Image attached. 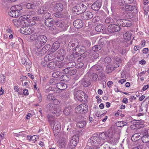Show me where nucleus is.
Listing matches in <instances>:
<instances>
[{
	"instance_id": "57",
	"label": "nucleus",
	"mask_w": 149,
	"mask_h": 149,
	"mask_svg": "<svg viewBox=\"0 0 149 149\" xmlns=\"http://www.w3.org/2000/svg\"><path fill=\"white\" fill-rule=\"evenodd\" d=\"M61 79H62V81H67L69 79V78L68 77L67 75L64 74L61 76Z\"/></svg>"
},
{
	"instance_id": "13",
	"label": "nucleus",
	"mask_w": 149,
	"mask_h": 149,
	"mask_svg": "<svg viewBox=\"0 0 149 149\" xmlns=\"http://www.w3.org/2000/svg\"><path fill=\"white\" fill-rule=\"evenodd\" d=\"M146 125L144 124V122L141 120H139L138 122H136L135 123L131 125V127L132 129L134 130L136 129L143 128Z\"/></svg>"
},
{
	"instance_id": "58",
	"label": "nucleus",
	"mask_w": 149,
	"mask_h": 149,
	"mask_svg": "<svg viewBox=\"0 0 149 149\" xmlns=\"http://www.w3.org/2000/svg\"><path fill=\"white\" fill-rule=\"evenodd\" d=\"M106 23L107 24L113 23V20L112 19L111 17H107L105 20Z\"/></svg>"
},
{
	"instance_id": "4",
	"label": "nucleus",
	"mask_w": 149,
	"mask_h": 149,
	"mask_svg": "<svg viewBox=\"0 0 149 149\" xmlns=\"http://www.w3.org/2000/svg\"><path fill=\"white\" fill-rule=\"evenodd\" d=\"M88 106L86 103L82 104L78 106L75 109V112L77 113H85L87 112Z\"/></svg>"
},
{
	"instance_id": "40",
	"label": "nucleus",
	"mask_w": 149,
	"mask_h": 149,
	"mask_svg": "<svg viewBox=\"0 0 149 149\" xmlns=\"http://www.w3.org/2000/svg\"><path fill=\"white\" fill-rule=\"evenodd\" d=\"M61 138L60 140L61 141H64L65 142L67 141V133L66 132H63L61 134Z\"/></svg>"
},
{
	"instance_id": "9",
	"label": "nucleus",
	"mask_w": 149,
	"mask_h": 149,
	"mask_svg": "<svg viewBox=\"0 0 149 149\" xmlns=\"http://www.w3.org/2000/svg\"><path fill=\"white\" fill-rule=\"evenodd\" d=\"M20 62L26 67L28 71H30V69L31 67V63L29 59L27 58L26 59L24 58H22L21 59Z\"/></svg>"
},
{
	"instance_id": "16",
	"label": "nucleus",
	"mask_w": 149,
	"mask_h": 149,
	"mask_svg": "<svg viewBox=\"0 0 149 149\" xmlns=\"http://www.w3.org/2000/svg\"><path fill=\"white\" fill-rule=\"evenodd\" d=\"M127 4L125 0H118V6L120 9L126 11L125 9L127 8Z\"/></svg>"
},
{
	"instance_id": "33",
	"label": "nucleus",
	"mask_w": 149,
	"mask_h": 149,
	"mask_svg": "<svg viewBox=\"0 0 149 149\" xmlns=\"http://www.w3.org/2000/svg\"><path fill=\"white\" fill-rule=\"evenodd\" d=\"M36 5L35 3H30L25 4V7L28 9H33L35 8Z\"/></svg>"
},
{
	"instance_id": "27",
	"label": "nucleus",
	"mask_w": 149,
	"mask_h": 149,
	"mask_svg": "<svg viewBox=\"0 0 149 149\" xmlns=\"http://www.w3.org/2000/svg\"><path fill=\"white\" fill-rule=\"evenodd\" d=\"M55 10L57 12L62 11L63 8V4L61 3H56L54 6Z\"/></svg>"
},
{
	"instance_id": "12",
	"label": "nucleus",
	"mask_w": 149,
	"mask_h": 149,
	"mask_svg": "<svg viewBox=\"0 0 149 149\" xmlns=\"http://www.w3.org/2000/svg\"><path fill=\"white\" fill-rule=\"evenodd\" d=\"M56 54H57L56 57L58 59V61H61L64 59V56L66 54V52L64 49H61L58 50Z\"/></svg>"
},
{
	"instance_id": "23",
	"label": "nucleus",
	"mask_w": 149,
	"mask_h": 149,
	"mask_svg": "<svg viewBox=\"0 0 149 149\" xmlns=\"http://www.w3.org/2000/svg\"><path fill=\"white\" fill-rule=\"evenodd\" d=\"M53 20L51 18H48L45 21V24L47 26L50 27L49 29L52 30V29H53L54 28H52L51 27L53 26Z\"/></svg>"
},
{
	"instance_id": "62",
	"label": "nucleus",
	"mask_w": 149,
	"mask_h": 149,
	"mask_svg": "<svg viewBox=\"0 0 149 149\" xmlns=\"http://www.w3.org/2000/svg\"><path fill=\"white\" fill-rule=\"evenodd\" d=\"M56 68H63L64 65V63L63 62H61L60 63H56Z\"/></svg>"
},
{
	"instance_id": "51",
	"label": "nucleus",
	"mask_w": 149,
	"mask_h": 149,
	"mask_svg": "<svg viewBox=\"0 0 149 149\" xmlns=\"http://www.w3.org/2000/svg\"><path fill=\"white\" fill-rule=\"evenodd\" d=\"M86 124V122L85 121H80L78 123L77 125L80 128L83 127Z\"/></svg>"
},
{
	"instance_id": "42",
	"label": "nucleus",
	"mask_w": 149,
	"mask_h": 149,
	"mask_svg": "<svg viewBox=\"0 0 149 149\" xmlns=\"http://www.w3.org/2000/svg\"><path fill=\"white\" fill-rule=\"evenodd\" d=\"M72 110L70 108L67 107L65 108L63 111V113L66 116L69 115L72 112Z\"/></svg>"
},
{
	"instance_id": "35",
	"label": "nucleus",
	"mask_w": 149,
	"mask_h": 149,
	"mask_svg": "<svg viewBox=\"0 0 149 149\" xmlns=\"http://www.w3.org/2000/svg\"><path fill=\"white\" fill-rule=\"evenodd\" d=\"M140 136L139 134L136 133L133 135L131 137V140L133 141H138L140 139Z\"/></svg>"
},
{
	"instance_id": "25",
	"label": "nucleus",
	"mask_w": 149,
	"mask_h": 149,
	"mask_svg": "<svg viewBox=\"0 0 149 149\" xmlns=\"http://www.w3.org/2000/svg\"><path fill=\"white\" fill-rule=\"evenodd\" d=\"M60 45L58 41L55 42L52 45L51 48V52L53 53L56 51L60 47Z\"/></svg>"
},
{
	"instance_id": "14",
	"label": "nucleus",
	"mask_w": 149,
	"mask_h": 149,
	"mask_svg": "<svg viewBox=\"0 0 149 149\" xmlns=\"http://www.w3.org/2000/svg\"><path fill=\"white\" fill-rule=\"evenodd\" d=\"M102 4V0H97L91 5V8L95 11H97L101 8Z\"/></svg>"
},
{
	"instance_id": "60",
	"label": "nucleus",
	"mask_w": 149,
	"mask_h": 149,
	"mask_svg": "<svg viewBox=\"0 0 149 149\" xmlns=\"http://www.w3.org/2000/svg\"><path fill=\"white\" fill-rule=\"evenodd\" d=\"M111 59L110 57L108 56L105 58L104 59V61L107 64L111 62Z\"/></svg>"
},
{
	"instance_id": "34",
	"label": "nucleus",
	"mask_w": 149,
	"mask_h": 149,
	"mask_svg": "<svg viewBox=\"0 0 149 149\" xmlns=\"http://www.w3.org/2000/svg\"><path fill=\"white\" fill-rule=\"evenodd\" d=\"M24 22L23 21H20L18 19H15L13 20V24L15 26H18L21 25L23 24V22Z\"/></svg>"
},
{
	"instance_id": "54",
	"label": "nucleus",
	"mask_w": 149,
	"mask_h": 149,
	"mask_svg": "<svg viewBox=\"0 0 149 149\" xmlns=\"http://www.w3.org/2000/svg\"><path fill=\"white\" fill-rule=\"evenodd\" d=\"M61 72L58 71L56 72H53L52 74V76L54 78H57L60 75Z\"/></svg>"
},
{
	"instance_id": "53",
	"label": "nucleus",
	"mask_w": 149,
	"mask_h": 149,
	"mask_svg": "<svg viewBox=\"0 0 149 149\" xmlns=\"http://www.w3.org/2000/svg\"><path fill=\"white\" fill-rule=\"evenodd\" d=\"M93 68H94L95 70L99 73V72H101L102 70V68L100 65H95Z\"/></svg>"
},
{
	"instance_id": "32",
	"label": "nucleus",
	"mask_w": 149,
	"mask_h": 149,
	"mask_svg": "<svg viewBox=\"0 0 149 149\" xmlns=\"http://www.w3.org/2000/svg\"><path fill=\"white\" fill-rule=\"evenodd\" d=\"M47 67L54 71L56 70V63L54 62H50L47 65Z\"/></svg>"
},
{
	"instance_id": "15",
	"label": "nucleus",
	"mask_w": 149,
	"mask_h": 149,
	"mask_svg": "<svg viewBox=\"0 0 149 149\" xmlns=\"http://www.w3.org/2000/svg\"><path fill=\"white\" fill-rule=\"evenodd\" d=\"M54 133L57 134L61 130V125L57 120H55L53 123V127L52 128Z\"/></svg>"
},
{
	"instance_id": "50",
	"label": "nucleus",
	"mask_w": 149,
	"mask_h": 149,
	"mask_svg": "<svg viewBox=\"0 0 149 149\" xmlns=\"http://www.w3.org/2000/svg\"><path fill=\"white\" fill-rule=\"evenodd\" d=\"M26 16L24 15L20 16L19 19V20L20 21L24 22H23V24H24H24H26L28 21L27 19H26Z\"/></svg>"
},
{
	"instance_id": "47",
	"label": "nucleus",
	"mask_w": 149,
	"mask_h": 149,
	"mask_svg": "<svg viewBox=\"0 0 149 149\" xmlns=\"http://www.w3.org/2000/svg\"><path fill=\"white\" fill-rule=\"evenodd\" d=\"M109 143H103L101 142V144L100 146L103 147V149H109L110 147L109 145Z\"/></svg>"
},
{
	"instance_id": "31",
	"label": "nucleus",
	"mask_w": 149,
	"mask_h": 149,
	"mask_svg": "<svg viewBox=\"0 0 149 149\" xmlns=\"http://www.w3.org/2000/svg\"><path fill=\"white\" fill-rule=\"evenodd\" d=\"M47 118L49 123L52 125L54 123L55 120H56L55 118L51 114H48Z\"/></svg>"
},
{
	"instance_id": "52",
	"label": "nucleus",
	"mask_w": 149,
	"mask_h": 149,
	"mask_svg": "<svg viewBox=\"0 0 149 149\" xmlns=\"http://www.w3.org/2000/svg\"><path fill=\"white\" fill-rule=\"evenodd\" d=\"M107 43L106 40L105 39L101 38L98 42V43L101 45L102 47L104 46Z\"/></svg>"
},
{
	"instance_id": "39",
	"label": "nucleus",
	"mask_w": 149,
	"mask_h": 149,
	"mask_svg": "<svg viewBox=\"0 0 149 149\" xmlns=\"http://www.w3.org/2000/svg\"><path fill=\"white\" fill-rule=\"evenodd\" d=\"M102 47L101 45L98 43L93 47L92 49L94 51L96 52L100 50Z\"/></svg>"
},
{
	"instance_id": "63",
	"label": "nucleus",
	"mask_w": 149,
	"mask_h": 149,
	"mask_svg": "<svg viewBox=\"0 0 149 149\" xmlns=\"http://www.w3.org/2000/svg\"><path fill=\"white\" fill-rule=\"evenodd\" d=\"M99 75L101 80H103L105 78L104 74L103 73L102 71L101 72H99Z\"/></svg>"
},
{
	"instance_id": "22",
	"label": "nucleus",
	"mask_w": 149,
	"mask_h": 149,
	"mask_svg": "<svg viewBox=\"0 0 149 149\" xmlns=\"http://www.w3.org/2000/svg\"><path fill=\"white\" fill-rule=\"evenodd\" d=\"M54 23L57 26L62 28L64 30L66 29L68 27V25L65 24L64 22L61 21H56Z\"/></svg>"
},
{
	"instance_id": "44",
	"label": "nucleus",
	"mask_w": 149,
	"mask_h": 149,
	"mask_svg": "<svg viewBox=\"0 0 149 149\" xmlns=\"http://www.w3.org/2000/svg\"><path fill=\"white\" fill-rule=\"evenodd\" d=\"M67 57L68 59L70 61H74L76 58L74 55V52H73L72 54L68 55Z\"/></svg>"
},
{
	"instance_id": "20",
	"label": "nucleus",
	"mask_w": 149,
	"mask_h": 149,
	"mask_svg": "<svg viewBox=\"0 0 149 149\" xmlns=\"http://www.w3.org/2000/svg\"><path fill=\"white\" fill-rule=\"evenodd\" d=\"M74 26L77 29L81 28L83 25V22L82 20L80 19H77L73 22Z\"/></svg>"
},
{
	"instance_id": "5",
	"label": "nucleus",
	"mask_w": 149,
	"mask_h": 149,
	"mask_svg": "<svg viewBox=\"0 0 149 149\" xmlns=\"http://www.w3.org/2000/svg\"><path fill=\"white\" fill-rule=\"evenodd\" d=\"M47 39L44 35L39 36L38 41L35 44L37 49H39L42 46L44 45L47 42Z\"/></svg>"
},
{
	"instance_id": "59",
	"label": "nucleus",
	"mask_w": 149,
	"mask_h": 149,
	"mask_svg": "<svg viewBox=\"0 0 149 149\" xmlns=\"http://www.w3.org/2000/svg\"><path fill=\"white\" fill-rule=\"evenodd\" d=\"M54 97L52 94H49L47 96V99L48 100L53 101Z\"/></svg>"
},
{
	"instance_id": "21",
	"label": "nucleus",
	"mask_w": 149,
	"mask_h": 149,
	"mask_svg": "<svg viewBox=\"0 0 149 149\" xmlns=\"http://www.w3.org/2000/svg\"><path fill=\"white\" fill-rule=\"evenodd\" d=\"M56 86L59 90L61 91H60V92H61L62 91L65 89L67 87V84L63 82L57 83Z\"/></svg>"
},
{
	"instance_id": "2",
	"label": "nucleus",
	"mask_w": 149,
	"mask_h": 149,
	"mask_svg": "<svg viewBox=\"0 0 149 149\" xmlns=\"http://www.w3.org/2000/svg\"><path fill=\"white\" fill-rule=\"evenodd\" d=\"M87 7L86 5L82 3H79L74 7L73 11L75 14L79 15L85 11Z\"/></svg>"
},
{
	"instance_id": "24",
	"label": "nucleus",
	"mask_w": 149,
	"mask_h": 149,
	"mask_svg": "<svg viewBox=\"0 0 149 149\" xmlns=\"http://www.w3.org/2000/svg\"><path fill=\"white\" fill-rule=\"evenodd\" d=\"M132 36V33L128 31H126L123 33V37L126 41L130 40Z\"/></svg>"
},
{
	"instance_id": "36",
	"label": "nucleus",
	"mask_w": 149,
	"mask_h": 149,
	"mask_svg": "<svg viewBox=\"0 0 149 149\" xmlns=\"http://www.w3.org/2000/svg\"><path fill=\"white\" fill-rule=\"evenodd\" d=\"M142 142L144 143H148V145L149 146V136L146 134L143 136L141 138Z\"/></svg>"
},
{
	"instance_id": "17",
	"label": "nucleus",
	"mask_w": 149,
	"mask_h": 149,
	"mask_svg": "<svg viewBox=\"0 0 149 149\" xmlns=\"http://www.w3.org/2000/svg\"><path fill=\"white\" fill-rule=\"evenodd\" d=\"M81 14V17L84 19H88L92 18L93 16V13L90 11H84Z\"/></svg>"
},
{
	"instance_id": "56",
	"label": "nucleus",
	"mask_w": 149,
	"mask_h": 149,
	"mask_svg": "<svg viewBox=\"0 0 149 149\" xmlns=\"http://www.w3.org/2000/svg\"><path fill=\"white\" fill-rule=\"evenodd\" d=\"M29 24H27V23L25 24V25H27L29 26L31 25H34L36 23V22L33 20H28L27 22Z\"/></svg>"
},
{
	"instance_id": "11",
	"label": "nucleus",
	"mask_w": 149,
	"mask_h": 149,
	"mask_svg": "<svg viewBox=\"0 0 149 149\" xmlns=\"http://www.w3.org/2000/svg\"><path fill=\"white\" fill-rule=\"evenodd\" d=\"M21 33L25 35H30L33 32L29 27V26H26L21 27L20 30Z\"/></svg>"
},
{
	"instance_id": "30",
	"label": "nucleus",
	"mask_w": 149,
	"mask_h": 149,
	"mask_svg": "<svg viewBox=\"0 0 149 149\" xmlns=\"http://www.w3.org/2000/svg\"><path fill=\"white\" fill-rule=\"evenodd\" d=\"M81 84L84 87L88 86L91 84L90 81L88 79H83L81 81Z\"/></svg>"
},
{
	"instance_id": "41",
	"label": "nucleus",
	"mask_w": 149,
	"mask_h": 149,
	"mask_svg": "<svg viewBox=\"0 0 149 149\" xmlns=\"http://www.w3.org/2000/svg\"><path fill=\"white\" fill-rule=\"evenodd\" d=\"M131 24V21L129 20L124 19L123 22V25L122 26L124 27H129Z\"/></svg>"
},
{
	"instance_id": "61",
	"label": "nucleus",
	"mask_w": 149,
	"mask_h": 149,
	"mask_svg": "<svg viewBox=\"0 0 149 149\" xmlns=\"http://www.w3.org/2000/svg\"><path fill=\"white\" fill-rule=\"evenodd\" d=\"M76 69H73L72 70L70 68V70L69 71V72L68 73L70 75H74L76 74Z\"/></svg>"
},
{
	"instance_id": "8",
	"label": "nucleus",
	"mask_w": 149,
	"mask_h": 149,
	"mask_svg": "<svg viewBox=\"0 0 149 149\" xmlns=\"http://www.w3.org/2000/svg\"><path fill=\"white\" fill-rule=\"evenodd\" d=\"M78 141L79 136L78 135H74L70 140L69 144V147L71 148H74L77 145Z\"/></svg>"
},
{
	"instance_id": "10",
	"label": "nucleus",
	"mask_w": 149,
	"mask_h": 149,
	"mask_svg": "<svg viewBox=\"0 0 149 149\" xmlns=\"http://www.w3.org/2000/svg\"><path fill=\"white\" fill-rule=\"evenodd\" d=\"M120 29V26L115 24L109 25L108 27L107 30L109 33H114L119 31Z\"/></svg>"
},
{
	"instance_id": "18",
	"label": "nucleus",
	"mask_w": 149,
	"mask_h": 149,
	"mask_svg": "<svg viewBox=\"0 0 149 149\" xmlns=\"http://www.w3.org/2000/svg\"><path fill=\"white\" fill-rule=\"evenodd\" d=\"M18 7L19 5H16L12 7L8 12L9 15L12 17H16V13L15 10Z\"/></svg>"
},
{
	"instance_id": "29",
	"label": "nucleus",
	"mask_w": 149,
	"mask_h": 149,
	"mask_svg": "<svg viewBox=\"0 0 149 149\" xmlns=\"http://www.w3.org/2000/svg\"><path fill=\"white\" fill-rule=\"evenodd\" d=\"M75 52H78L84 54L86 51V48L83 46H77L75 49Z\"/></svg>"
},
{
	"instance_id": "64",
	"label": "nucleus",
	"mask_w": 149,
	"mask_h": 149,
	"mask_svg": "<svg viewBox=\"0 0 149 149\" xmlns=\"http://www.w3.org/2000/svg\"><path fill=\"white\" fill-rule=\"evenodd\" d=\"M51 47V45L49 44L46 45L44 47L42 48V50L45 49L46 51L49 50Z\"/></svg>"
},
{
	"instance_id": "19",
	"label": "nucleus",
	"mask_w": 149,
	"mask_h": 149,
	"mask_svg": "<svg viewBox=\"0 0 149 149\" xmlns=\"http://www.w3.org/2000/svg\"><path fill=\"white\" fill-rule=\"evenodd\" d=\"M88 77L89 78H92L93 81H96L98 77V75L95 73H94L92 68H91L89 71L87 73Z\"/></svg>"
},
{
	"instance_id": "49",
	"label": "nucleus",
	"mask_w": 149,
	"mask_h": 149,
	"mask_svg": "<svg viewBox=\"0 0 149 149\" xmlns=\"http://www.w3.org/2000/svg\"><path fill=\"white\" fill-rule=\"evenodd\" d=\"M22 9V7L19 6V7L18 8H17V9L16 10V17H18L21 15V12L20 11V10H21Z\"/></svg>"
},
{
	"instance_id": "26",
	"label": "nucleus",
	"mask_w": 149,
	"mask_h": 149,
	"mask_svg": "<svg viewBox=\"0 0 149 149\" xmlns=\"http://www.w3.org/2000/svg\"><path fill=\"white\" fill-rule=\"evenodd\" d=\"M53 53L51 52L50 54H48L44 57V60L47 61V60L51 61L55 59L56 57V56H55L54 54H52Z\"/></svg>"
},
{
	"instance_id": "43",
	"label": "nucleus",
	"mask_w": 149,
	"mask_h": 149,
	"mask_svg": "<svg viewBox=\"0 0 149 149\" xmlns=\"http://www.w3.org/2000/svg\"><path fill=\"white\" fill-rule=\"evenodd\" d=\"M125 9H127V10L126 11H132L135 10H136V8L135 6L127 5Z\"/></svg>"
},
{
	"instance_id": "46",
	"label": "nucleus",
	"mask_w": 149,
	"mask_h": 149,
	"mask_svg": "<svg viewBox=\"0 0 149 149\" xmlns=\"http://www.w3.org/2000/svg\"><path fill=\"white\" fill-rule=\"evenodd\" d=\"M67 142V141H62L60 140L59 142V147L60 148H65L66 144Z\"/></svg>"
},
{
	"instance_id": "1",
	"label": "nucleus",
	"mask_w": 149,
	"mask_h": 149,
	"mask_svg": "<svg viewBox=\"0 0 149 149\" xmlns=\"http://www.w3.org/2000/svg\"><path fill=\"white\" fill-rule=\"evenodd\" d=\"M47 108L51 112L55 114L56 116H58L59 115L61 111V108L59 106L49 104L47 105Z\"/></svg>"
},
{
	"instance_id": "48",
	"label": "nucleus",
	"mask_w": 149,
	"mask_h": 149,
	"mask_svg": "<svg viewBox=\"0 0 149 149\" xmlns=\"http://www.w3.org/2000/svg\"><path fill=\"white\" fill-rule=\"evenodd\" d=\"M127 124V122L120 121L116 123V125L118 127H121L126 125Z\"/></svg>"
},
{
	"instance_id": "3",
	"label": "nucleus",
	"mask_w": 149,
	"mask_h": 149,
	"mask_svg": "<svg viewBox=\"0 0 149 149\" xmlns=\"http://www.w3.org/2000/svg\"><path fill=\"white\" fill-rule=\"evenodd\" d=\"M74 96L79 101L82 102L83 101L85 102L87 98V95L81 91H77L75 90L74 92Z\"/></svg>"
},
{
	"instance_id": "38",
	"label": "nucleus",
	"mask_w": 149,
	"mask_h": 149,
	"mask_svg": "<svg viewBox=\"0 0 149 149\" xmlns=\"http://www.w3.org/2000/svg\"><path fill=\"white\" fill-rule=\"evenodd\" d=\"M39 49H37L36 47V48L34 49L35 51L36 52V54L37 55L38 54L39 55H40V54L41 55H43L47 52V51L45 49L42 50V49H41V51L40 52L38 50Z\"/></svg>"
},
{
	"instance_id": "37",
	"label": "nucleus",
	"mask_w": 149,
	"mask_h": 149,
	"mask_svg": "<svg viewBox=\"0 0 149 149\" xmlns=\"http://www.w3.org/2000/svg\"><path fill=\"white\" fill-rule=\"evenodd\" d=\"M104 29V26L102 24H99L95 27V29L97 32H103Z\"/></svg>"
},
{
	"instance_id": "7",
	"label": "nucleus",
	"mask_w": 149,
	"mask_h": 149,
	"mask_svg": "<svg viewBox=\"0 0 149 149\" xmlns=\"http://www.w3.org/2000/svg\"><path fill=\"white\" fill-rule=\"evenodd\" d=\"M101 140L100 138L95 135H93L88 141V143L91 145L97 146L101 144Z\"/></svg>"
},
{
	"instance_id": "55",
	"label": "nucleus",
	"mask_w": 149,
	"mask_h": 149,
	"mask_svg": "<svg viewBox=\"0 0 149 149\" xmlns=\"http://www.w3.org/2000/svg\"><path fill=\"white\" fill-rule=\"evenodd\" d=\"M61 97L65 98H67L69 97V93L68 92L63 93L61 95Z\"/></svg>"
},
{
	"instance_id": "28",
	"label": "nucleus",
	"mask_w": 149,
	"mask_h": 149,
	"mask_svg": "<svg viewBox=\"0 0 149 149\" xmlns=\"http://www.w3.org/2000/svg\"><path fill=\"white\" fill-rule=\"evenodd\" d=\"M39 36L40 35L37 33H35L34 34L31 36L29 40L31 41L35 40L36 42H37L38 41Z\"/></svg>"
},
{
	"instance_id": "45",
	"label": "nucleus",
	"mask_w": 149,
	"mask_h": 149,
	"mask_svg": "<svg viewBox=\"0 0 149 149\" xmlns=\"http://www.w3.org/2000/svg\"><path fill=\"white\" fill-rule=\"evenodd\" d=\"M78 45V43L74 41H70L68 45V47H70V48H71V47H73L75 46H77Z\"/></svg>"
},
{
	"instance_id": "6",
	"label": "nucleus",
	"mask_w": 149,
	"mask_h": 149,
	"mask_svg": "<svg viewBox=\"0 0 149 149\" xmlns=\"http://www.w3.org/2000/svg\"><path fill=\"white\" fill-rule=\"evenodd\" d=\"M111 133L109 132L108 133L106 132H104L101 133L99 134V136L102 139L104 140L105 141H108L110 139L111 140V141H113V139L115 140V139L113 137L112 134Z\"/></svg>"
}]
</instances>
